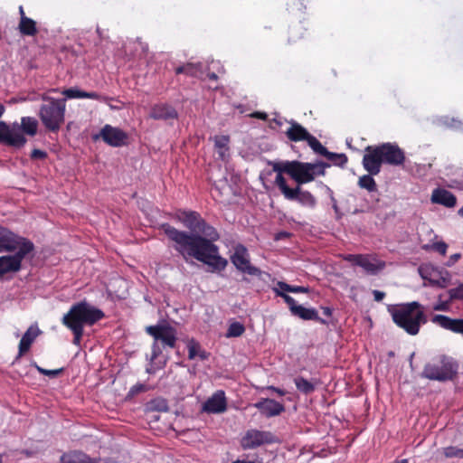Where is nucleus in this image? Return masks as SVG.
<instances>
[{
	"mask_svg": "<svg viewBox=\"0 0 463 463\" xmlns=\"http://www.w3.org/2000/svg\"><path fill=\"white\" fill-rule=\"evenodd\" d=\"M175 218L190 232L178 230L167 222L162 223L159 228L173 243V248L185 260L194 258L213 270H223L228 261L219 255V248L213 243L219 239L215 228L195 211L179 210Z\"/></svg>",
	"mask_w": 463,
	"mask_h": 463,
	"instance_id": "nucleus-1",
	"label": "nucleus"
},
{
	"mask_svg": "<svg viewBox=\"0 0 463 463\" xmlns=\"http://www.w3.org/2000/svg\"><path fill=\"white\" fill-rule=\"evenodd\" d=\"M5 238L1 242L0 252H14L13 255L0 257V279L10 272H18L22 269L23 260L35 250V246L29 239L20 236L9 229L1 226Z\"/></svg>",
	"mask_w": 463,
	"mask_h": 463,
	"instance_id": "nucleus-2",
	"label": "nucleus"
},
{
	"mask_svg": "<svg viewBox=\"0 0 463 463\" xmlns=\"http://www.w3.org/2000/svg\"><path fill=\"white\" fill-rule=\"evenodd\" d=\"M272 170L277 175H288L297 184H305L313 182L317 176H324L326 168L330 165L323 161L316 163L301 162L298 160L270 162Z\"/></svg>",
	"mask_w": 463,
	"mask_h": 463,
	"instance_id": "nucleus-3",
	"label": "nucleus"
},
{
	"mask_svg": "<svg viewBox=\"0 0 463 463\" xmlns=\"http://www.w3.org/2000/svg\"><path fill=\"white\" fill-rule=\"evenodd\" d=\"M393 323L411 335L419 334L420 326L428 320L423 306L412 301L388 309Z\"/></svg>",
	"mask_w": 463,
	"mask_h": 463,
	"instance_id": "nucleus-4",
	"label": "nucleus"
},
{
	"mask_svg": "<svg viewBox=\"0 0 463 463\" xmlns=\"http://www.w3.org/2000/svg\"><path fill=\"white\" fill-rule=\"evenodd\" d=\"M105 317L104 312L86 300L73 304L63 315L61 323L68 329H83L85 326H93Z\"/></svg>",
	"mask_w": 463,
	"mask_h": 463,
	"instance_id": "nucleus-5",
	"label": "nucleus"
},
{
	"mask_svg": "<svg viewBox=\"0 0 463 463\" xmlns=\"http://www.w3.org/2000/svg\"><path fill=\"white\" fill-rule=\"evenodd\" d=\"M42 100L38 117L48 132L58 133L65 121L66 99L43 94Z\"/></svg>",
	"mask_w": 463,
	"mask_h": 463,
	"instance_id": "nucleus-6",
	"label": "nucleus"
},
{
	"mask_svg": "<svg viewBox=\"0 0 463 463\" xmlns=\"http://www.w3.org/2000/svg\"><path fill=\"white\" fill-rule=\"evenodd\" d=\"M458 363L452 356L438 354L425 364L422 377L438 382L452 381L458 373Z\"/></svg>",
	"mask_w": 463,
	"mask_h": 463,
	"instance_id": "nucleus-7",
	"label": "nucleus"
},
{
	"mask_svg": "<svg viewBox=\"0 0 463 463\" xmlns=\"http://www.w3.org/2000/svg\"><path fill=\"white\" fill-rule=\"evenodd\" d=\"M147 335H151L155 343L153 345V357L156 358L160 354V349L156 342H161L163 347L175 348L177 341L176 329L167 322L155 326H147L145 328Z\"/></svg>",
	"mask_w": 463,
	"mask_h": 463,
	"instance_id": "nucleus-8",
	"label": "nucleus"
},
{
	"mask_svg": "<svg viewBox=\"0 0 463 463\" xmlns=\"http://www.w3.org/2000/svg\"><path fill=\"white\" fill-rule=\"evenodd\" d=\"M232 263L236 267L238 270L242 273L255 276L260 279H262L263 275H268V273L262 271L260 269L251 265L249 253L247 248L242 244H238L234 248V252L231 256Z\"/></svg>",
	"mask_w": 463,
	"mask_h": 463,
	"instance_id": "nucleus-9",
	"label": "nucleus"
},
{
	"mask_svg": "<svg viewBox=\"0 0 463 463\" xmlns=\"http://www.w3.org/2000/svg\"><path fill=\"white\" fill-rule=\"evenodd\" d=\"M278 438L270 431L248 430L241 439V446L244 449H252L265 444H273Z\"/></svg>",
	"mask_w": 463,
	"mask_h": 463,
	"instance_id": "nucleus-10",
	"label": "nucleus"
},
{
	"mask_svg": "<svg viewBox=\"0 0 463 463\" xmlns=\"http://www.w3.org/2000/svg\"><path fill=\"white\" fill-rule=\"evenodd\" d=\"M5 109L0 103V118L3 116ZM26 138L19 128H10V127L4 121H0V143L20 148L26 143Z\"/></svg>",
	"mask_w": 463,
	"mask_h": 463,
	"instance_id": "nucleus-11",
	"label": "nucleus"
},
{
	"mask_svg": "<svg viewBox=\"0 0 463 463\" xmlns=\"http://www.w3.org/2000/svg\"><path fill=\"white\" fill-rule=\"evenodd\" d=\"M100 137L107 145L113 147H120L128 144V134L122 129L106 124L94 139Z\"/></svg>",
	"mask_w": 463,
	"mask_h": 463,
	"instance_id": "nucleus-12",
	"label": "nucleus"
},
{
	"mask_svg": "<svg viewBox=\"0 0 463 463\" xmlns=\"http://www.w3.org/2000/svg\"><path fill=\"white\" fill-rule=\"evenodd\" d=\"M345 260L353 265L363 268L369 275H376L385 268L383 260H380L372 255L349 254Z\"/></svg>",
	"mask_w": 463,
	"mask_h": 463,
	"instance_id": "nucleus-13",
	"label": "nucleus"
},
{
	"mask_svg": "<svg viewBox=\"0 0 463 463\" xmlns=\"http://www.w3.org/2000/svg\"><path fill=\"white\" fill-rule=\"evenodd\" d=\"M383 164L393 166L402 165L406 156L404 151L395 143H383L378 145Z\"/></svg>",
	"mask_w": 463,
	"mask_h": 463,
	"instance_id": "nucleus-14",
	"label": "nucleus"
},
{
	"mask_svg": "<svg viewBox=\"0 0 463 463\" xmlns=\"http://www.w3.org/2000/svg\"><path fill=\"white\" fill-rule=\"evenodd\" d=\"M363 166L370 175H378L381 172L383 160L378 146H368L363 157Z\"/></svg>",
	"mask_w": 463,
	"mask_h": 463,
	"instance_id": "nucleus-15",
	"label": "nucleus"
},
{
	"mask_svg": "<svg viewBox=\"0 0 463 463\" xmlns=\"http://www.w3.org/2000/svg\"><path fill=\"white\" fill-rule=\"evenodd\" d=\"M431 322L446 330L463 335V317L451 318L445 315H435L432 317Z\"/></svg>",
	"mask_w": 463,
	"mask_h": 463,
	"instance_id": "nucleus-16",
	"label": "nucleus"
},
{
	"mask_svg": "<svg viewBox=\"0 0 463 463\" xmlns=\"http://www.w3.org/2000/svg\"><path fill=\"white\" fill-rule=\"evenodd\" d=\"M254 406L268 418L278 416L285 411L282 403L268 398L261 399Z\"/></svg>",
	"mask_w": 463,
	"mask_h": 463,
	"instance_id": "nucleus-17",
	"label": "nucleus"
},
{
	"mask_svg": "<svg viewBox=\"0 0 463 463\" xmlns=\"http://www.w3.org/2000/svg\"><path fill=\"white\" fill-rule=\"evenodd\" d=\"M227 409V402L223 391L216 392L203 404V411L210 413H221Z\"/></svg>",
	"mask_w": 463,
	"mask_h": 463,
	"instance_id": "nucleus-18",
	"label": "nucleus"
},
{
	"mask_svg": "<svg viewBox=\"0 0 463 463\" xmlns=\"http://www.w3.org/2000/svg\"><path fill=\"white\" fill-rule=\"evenodd\" d=\"M61 463H108L106 459L92 458L80 450H71L61 457Z\"/></svg>",
	"mask_w": 463,
	"mask_h": 463,
	"instance_id": "nucleus-19",
	"label": "nucleus"
},
{
	"mask_svg": "<svg viewBox=\"0 0 463 463\" xmlns=\"http://www.w3.org/2000/svg\"><path fill=\"white\" fill-rule=\"evenodd\" d=\"M41 334L36 325H32L22 336L18 345V358L24 355L31 348L33 343Z\"/></svg>",
	"mask_w": 463,
	"mask_h": 463,
	"instance_id": "nucleus-20",
	"label": "nucleus"
},
{
	"mask_svg": "<svg viewBox=\"0 0 463 463\" xmlns=\"http://www.w3.org/2000/svg\"><path fill=\"white\" fill-rule=\"evenodd\" d=\"M149 117L156 120L175 119L178 113L174 107L168 104H157L152 107Z\"/></svg>",
	"mask_w": 463,
	"mask_h": 463,
	"instance_id": "nucleus-21",
	"label": "nucleus"
},
{
	"mask_svg": "<svg viewBox=\"0 0 463 463\" xmlns=\"http://www.w3.org/2000/svg\"><path fill=\"white\" fill-rule=\"evenodd\" d=\"M431 202L446 207H454L457 203V198L451 192L437 188L432 192Z\"/></svg>",
	"mask_w": 463,
	"mask_h": 463,
	"instance_id": "nucleus-22",
	"label": "nucleus"
},
{
	"mask_svg": "<svg viewBox=\"0 0 463 463\" xmlns=\"http://www.w3.org/2000/svg\"><path fill=\"white\" fill-rule=\"evenodd\" d=\"M286 136L292 142H300L307 141L311 134L299 123L291 121Z\"/></svg>",
	"mask_w": 463,
	"mask_h": 463,
	"instance_id": "nucleus-23",
	"label": "nucleus"
},
{
	"mask_svg": "<svg viewBox=\"0 0 463 463\" xmlns=\"http://www.w3.org/2000/svg\"><path fill=\"white\" fill-rule=\"evenodd\" d=\"M302 184H298L294 190H295V195L293 198H288L289 201H297L302 206L308 207V208H315L317 205V199L316 197L307 190H302L301 188Z\"/></svg>",
	"mask_w": 463,
	"mask_h": 463,
	"instance_id": "nucleus-24",
	"label": "nucleus"
},
{
	"mask_svg": "<svg viewBox=\"0 0 463 463\" xmlns=\"http://www.w3.org/2000/svg\"><path fill=\"white\" fill-rule=\"evenodd\" d=\"M175 74H184L188 77L202 78L203 74V64L201 62H187L175 69Z\"/></svg>",
	"mask_w": 463,
	"mask_h": 463,
	"instance_id": "nucleus-25",
	"label": "nucleus"
},
{
	"mask_svg": "<svg viewBox=\"0 0 463 463\" xmlns=\"http://www.w3.org/2000/svg\"><path fill=\"white\" fill-rule=\"evenodd\" d=\"M292 315L300 317L303 320H314L321 324H327L326 320L321 318L315 308H307L301 305L292 307Z\"/></svg>",
	"mask_w": 463,
	"mask_h": 463,
	"instance_id": "nucleus-26",
	"label": "nucleus"
},
{
	"mask_svg": "<svg viewBox=\"0 0 463 463\" xmlns=\"http://www.w3.org/2000/svg\"><path fill=\"white\" fill-rule=\"evenodd\" d=\"M428 279L430 285L439 288H445L450 285L451 277L447 270H441L439 273L432 272Z\"/></svg>",
	"mask_w": 463,
	"mask_h": 463,
	"instance_id": "nucleus-27",
	"label": "nucleus"
},
{
	"mask_svg": "<svg viewBox=\"0 0 463 463\" xmlns=\"http://www.w3.org/2000/svg\"><path fill=\"white\" fill-rule=\"evenodd\" d=\"M62 94L67 99H90L95 100H101V95L95 91H84L76 88L66 89L62 91Z\"/></svg>",
	"mask_w": 463,
	"mask_h": 463,
	"instance_id": "nucleus-28",
	"label": "nucleus"
},
{
	"mask_svg": "<svg viewBox=\"0 0 463 463\" xmlns=\"http://www.w3.org/2000/svg\"><path fill=\"white\" fill-rule=\"evenodd\" d=\"M18 30L24 36H35L38 33L36 22L29 17L20 19Z\"/></svg>",
	"mask_w": 463,
	"mask_h": 463,
	"instance_id": "nucleus-29",
	"label": "nucleus"
},
{
	"mask_svg": "<svg viewBox=\"0 0 463 463\" xmlns=\"http://www.w3.org/2000/svg\"><path fill=\"white\" fill-rule=\"evenodd\" d=\"M229 143V136L221 135L214 137V146L219 156V158H221L222 160H225L226 156H228Z\"/></svg>",
	"mask_w": 463,
	"mask_h": 463,
	"instance_id": "nucleus-30",
	"label": "nucleus"
},
{
	"mask_svg": "<svg viewBox=\"0 0 463 463\" xmlns=\"http://www.w3.org/2000/svg\"><path fill=\"white\" fill-rule=\"evenodd\" d=\"M38 122L34 118L23 117L21 119V129L29 136H35L37 133Z\"/></svg>",
	"mask_w": 463,
	"mask_h": 463,
	"instance_id": "nucleus-31",
	"label": "nucleus"
},
{
	"mask_svg": "<svg viewBox=\"0 0 463 463\" xmlns=\"http://www.w3.org/2000/svg\"><path fill=\"white\" fill-rule=\"evenodd\" d=\"M275 184L280 190L281 194L284 195V197L288 200V198H293L295 195V190L294 188H290L287 184V181L283 175H277L275 178Z\"/></svg>",
	"mask_w": 463,
	"mask_h": 463,
	"instance_id": "nucleus-32",
	"label": "nucleus"
},
{
	"mask_svg": "<svg viewBox=\"0 0 463 463\" xmlns=\"http://www.w3.org/2000/svg\"><path fill=\"white\" fill-rule=\"evenodd\" d=\"M188 358L190 360L194 359L196 356H199L201 360L207 359V354L205 351H201L200 344L194 340H191L188 343Z\"/></svg>",
	"mask_w": 463,
	"mask_h": 463,
	"instance_id": "nucleus-33",
	"label": "nucleus"
},
{
	"mask_svg": "<svg viewBox=\"0 0 463 463\" xmlns=\"http://www.w3.org/2000/svg\"><path fill=\"white\" fill-rule=\"evenodd\" d=\"M297 389L304 394H310L315 391V384L305 379L304 377H297L294 379Z\"/></svg>",
	"mask_w": 463,
	"mask_h": 463,
	"instance_id": "nucleus-34",
	"label": "nucleus"
},
{
	"mask_svg": "<svg viewBox=\"0 0 463 463\" xmlns=\"http://www.w3.org/2000/svg\"><path fill=\"white\" fill-rule=\"evenodd\" d=\"M373 175L368 174L361 176L358 180V185L368 192H376L377 184Z\"/></svg>",
	"mask_w": 463,
	"mask_h": 463,
	"instance_id": "nucleus-35",
	"label": "nucleus"
},
{
	"mask_svg": "<svg viewBox=\"0 0 463 463\" xmlns=\"http://www.w3.org/2000/svg\"><path fill=\"white\" fill-rule=\"evenodd\" d=\"M307 143L311 147V149L316 154H317V155H320V156H323L326 157L327 154L329 153L327 148L326 146H324L320 143V141L316 137H314L313 135H311L309 137V138L307 139Z\"/></svg>",
	"mask_w": 463,
	"mask_h": 463,
	"instance_id": "nucleus-36",
	"label": "nucleus"
},
{
	"mask_svg": "<svg viewBox=\"0 0 463 463\" xmlns=\"http://www.w3.org/2000/svg\"><path fill=\"white\" fill-rule=\"evenodd\" d=\"M277 286L279 288V289L286 291V292H291V293H307V292H308V288L302 287V286H292L284 281H278Z\"/></svg>",
	"mask_w": 463,
	"mask_h": 463,
	"instance_id": "nucleus-37",
	"label": "nucleus"
},
{
	"mask_svg": "<svg viewBox=\"0 0 463 463\" xmlns=\"http://www.w3.org/2000/svg\"><path fill=\"white\" fill-rule=\"evenodd\" d=\"M245 332L244 326L240 322L232 323L227 330L226 336L227 337H238L241 336Z\"/></svg>",
	"mask_w": 463,
	"mask_h": 463,
	"instance_id": "nucleus-38",
	"label": "nucleus"
},
{
	"mask_svg": "<svg viewBox=\"0 0 463 463\" xmlns=\"http://www.w3.org/2000/svg\"><path fill=\"white\" fill-rule=\"evenodd\" d=\"M326 158L335 165L341 167L345 166L348 161V158L345 154H337L333 152H329L326 156Z\"/></svg>",
	"mask_w": 463,
	"mask_h": 463,
	"instance_id": "nucleus-39",
	"label": "nucleus"
},
{
	"mask_svg": "<svg viewBox=\"0 0 463 463\" xmlns=\"http://www.w3.org/2000/svg\"><path fill=\"white\" fill-rule=\"evenodd\" d=\"M273 291L275 292L276 296L281 297L284 301L288 304V308L290 312L292 313V307H297L298 305H297L295 299L288 295L286 291H283L279 289V288L277 286V288H273Z\"/></svg>",
	"mask_w": 463,
	"mask_h": 463,
	"instance_id": "nucleus-40",
	"label": "nucleus"
},
{
	"mask_svg": "<svg viewBox=\"0 0 463 463\" xmlns=\"http://www.w3.org/2000/svg\"><path fill=\"white\" fill-rule=\"evenodd\" d=\"M443 454L446 458H463V449H458L454 446L446 447L443 449Z\"/></svg>",
	"mask_w": 463,
	"mask_h": 463,
	"instance_id": "nucleus-41",
	"label": "nucleus"
},
{
	"mask_svg": "<svg viewBox=\"0 0 463 463\" xmlns=\"http://www.w3.org/2000/svg\"><path fill=\"white\" fill-rule=\"evenodd\" d=\"M448 293L449 301L463 300V283H460L457 288H450Z\"/></svg>",
	"mask_w": 463,
	"mask_h": 463,
	"instance_id": "nucleus-42",
	"label": "nucleus"
},
{
	"mask_svg": "<svg viewBox=\"0 0 463 463\" xmlns=\"http://www.w3.org/2000/svg\"><path fill=\"white\" fill-rule=\"evenodd\" d=\"M152 408L158 411H168V405L165 399H156L152 401L151 402Z\"/></svg>",
	"mask_w": 463,
	"mask_h": 463,
	"instance_id": "nucleus-43",
	"label": "nucleus"
},
{
	"mask_svg": "<svg viewBox=\"0 0 463 463\" xmlns=\"http://www.w3.org/2000/svg\"><path fill=\"white\" fill-rule=\"evenodd\" d=\"M36 369L43 375L49 376L52 378L57 377L63 372V368L55 369V370H48V369L42 368L38 365H36Z\"/></svg>",
	"mask_w": 463,
	"mask_h": 463,
	"instance_id": "nucleus-44",
	"label": "nucleus"
},
{
	"mask_svg": "<svg viewBox=\"0 0 463 463\" xmlns=\"http://www.w3.org/2000/svg\"><path fill=\"white\" fill-rule=\"evenodd\" d=\"M300 28L298 26H292L289 29V37L288 42L295 43L297 40L303 38V33L299 32Z\"/></svg>",
	"mask_w": 463,
	"mask_h": 463,
	"instance_id": "nucleus-45",
	"label": "nucleus"
},
{
	"mask_svg": "<svg viewBox=\"0 0 463 463\" xmlns=\"http://www.w3.org/2000/svg\"><path fill=\"white\" fill-rule=\"evenodd\" d=\"M147 390L148 389L145 384L137 383L130 388L128 394L131 396H135L140 392H146Z\"/></svg>",
	"mask_w": 463,
	"mask_h": 463,
	"instance_id": "nucleus-46",
	"label": "nucleus"
},
{
	"mask_svg": "<svg viewBox=\"0 0 463 463\" xmlns=\"http://www.w3.org/2000/svg\"><path fill=\"white\" fill-rule=\"evenodd\" d=\"M70 330L73 334L72 343L75 345H80L81 343V340H82V336L84 335V330L83 329H70Z\"/></svg>",
	"mask_w": 463,
	"mask_h": 463,
	"instance_id": "nucleus-47",
	"label": "nucleus"
},
{
	"mask_svg": "<svg viewBox=\"0 0 463 463\" xmlns=\"http://www.w3.org/2000/svg\"><path fill=\"white\" fill-rule=\"evenodd\" d=\"M431 247L435 251L440 253L441 255H445L448 249V245L444 241L435 242Z\"/></svg>",
	"mask_w": 463,
	"mask_h": 463,
	"instance_id": "nucleus-48",
	"label": "nucleus"
},
{
	"mask_svg": "<svg viewBox=\"0 0 463 463\" xmlns=\"http://www.w3.org/2000/svg\"><path fill=\"white\" fill-rule=\"evenodd\" d=\"M452 301H449V298L446 301H439V303L433 306V309L435 311H448L449 308V304Z\"/></svg>",
	"mask_w": 463,
	"mask_h": 463,
	"instance_id": "nucleus-49",
	"label": "nucleus"
},
{
	"mask_svg": "<svg viewBox=\"0 0 463 463\" xmlns=\"http://www.w3.org/2000/svg\"><path fill=\"white\" fill-rule=\"evenodd\" d=\"M31 158L32 159H40V160H43V159H45L47 157V153L43 150H40V149H33L31 153Z\"/></svg>",
	"mask_w": 463,
	"mask_h": 463,
	"instance_id": "nucleus-50",
	"label": "nucleus"
},
{
	"mask_svg": "<svg viewBox=\"0 0 463 463\" xmlns=\"http://www.w3.org/2000/svg\"><path fill=\"white\" fill-rule=\"evenodd\" d=\"M250 117L254 118L261 119V120H266L268 118V115L265 112L255 111L252 114H250Z\"/></svg>",
	"mask_w": 463,
	"mask_h": 463,
	"instance_id": "nucleus-51",
	"label": "nucleus"
},
{
	"mask_svg": "<svg viewBox=\"0 0 463 463\" xmlns=\"http://www.w3.org/2000/svg\"><path fill=\"white\" fill-rule=\"evenodd\" d=\"M460 257H461L460 253H455V254L451 255L447 262V265L452 266L460 259Z\"/></svg>",
	"mask_w": 463,
	"mask_h": 463,
	"instance_id": "nucleus-52",
	"label": "nucleus"
},
{
	"mask_svg": "<svg viewBox=\"0 0 463 463\" xmlns=\"http://www.w3.org/2000/svg\"><path fill=\"white\" fill-rule=\"evenodd\" d=\"M374 300L377 302L382 301L385 298V293L380 290L373 291Z\"/></svg>",
	"mask_w": 463,
	"mask_h": 463,
	"instance_id": "nucleus-53",
	"label": "nucleus"
},
{
	"mask_svg": "<svg viewBox=\"0 0 463 463\" xmlns=\"http://www.w3.org/2000/svg\"><path fill=\"white\" fill-rule=\"evenodd\" d=\"M267 389L277 392L279 396H284L286 394V392L284 390L277 388L275 386H268Z\"/></svg>",
	"mask_w": 463,
	"mask_h": 463,
	"instance_id": "nucleus-54",
	"label": "nucleus"
},
{
	"mask_svg": "<svg viewBox=\"0 0 463 463\" xmlns=\"http://www.w3.org/2000/svg\"><path fill=\"white\" fill-rule=\"evenodd\" d=\"M323 315H325L327 317H330L333 314V309L329 307H321Z\"/></svg>",
	"mask_w": 463,
	"mask_h": 463,
	"instance_id": "nucleus-55",
	"label": "nucleus"
},
{
	"mask_svg": "<svg viewBox=\"0 0 463 463\" xmlns=\"http://www.w3.org/2000/svg\"><path fill=\"white\" fill-rule=\"evenodd\" d=\"M289 236H290V233H288L287 232H280L276 234L275 239L276 240H281V239L288 238Z\"/></svg>",
	"mask_w": 463,
	"mask_h": 463,
	"instance_id": "nucleus-56",
	"label": "nucleus"
},
{
	"mask_svg": "<svg viewBox=\"0 0 463 463\" xmlns=\"http://www.w3.org/2000/svg\"><path fill=\"white\" fill-rule=\"evenodd\" d=\"M207 76L212 80H218V76H217V74L215 72H209Z\"/></svg>",
	"mask_w": 463,
	"mask_h": 463,
	"instance_id": "nucleus-57",
	"label": "nucleus"
},
{
	"mask_svg": "<svg viewBox=\"0 0 463 463\" xmlns=\"http://www.w3.org/2000/svg\"><path fill=\"white\" fill-rule=\"evenodd\" d=\"M19 14H20V19H23L24 17H27L25 15L24 7L22 5L19 6Z\"/></svg>",
	"mask_w": 463,
	"mask_h": 463,
	"instance_id": "nucleus-58",
	"label": "nucleus"
},
{
	"mask_svg": "<svg viewBox=\"0 0 463 463\" xmlns=\"http://www.w3.org/2000/svg\"><path fill=\"white\" fill-rule=\"evenodd\" d=\"M232 463H255V462L248 461V460H236V461H233Z\"/></svg>",
	"mask_w": 463,
	"mask_h": 463,
	"instance_id": "nucleus-59",
	"label": "nucleus"
},
{
	"mask_svg": "<svg viewBox=\"0 0 463 463\" xmlns=\"http://www.w3.org/2000/svg\"><path fill=\"white\" fill-rule=\"evenodd\" d=\"M394 463H409V462H408V459H402V460L395 461Z\"/></svg>",
	"mask_w": 463,
	"mask_h": 463,
	"instance_id": "nucleus-60",
	"label": "nucleus"
},
{
	"mask_svg": "<svg viewBox=\"0 0 463 463\" xmlns=\"http://www.w3.org/2000/svg\"><path fill=\"white\" fill-rule=\"evenodd\" d=\"M458 213L461 216H463V206L459 209Z\"/></svg>",
	"mask_w": 463,
	"mask_h": 463,
	"instance_id": "nucleus-61",
	"label": "nucleus"
},
{
	"mask_svg": "<svg viewBox=\"0 0 463 463\" xmlns=\"http://www.w3.org/2000/svg\"><path fill=\"white\" fill-rule=\"evenodd\" d=\"M3 462V458H2V455L0 454V463Z\"/></svg>",
	"mask_w": 463,
	"mask_h": 463,
	"instance_id": "nucleus-62",
	"label": "nucleus"
}]
</instances>
